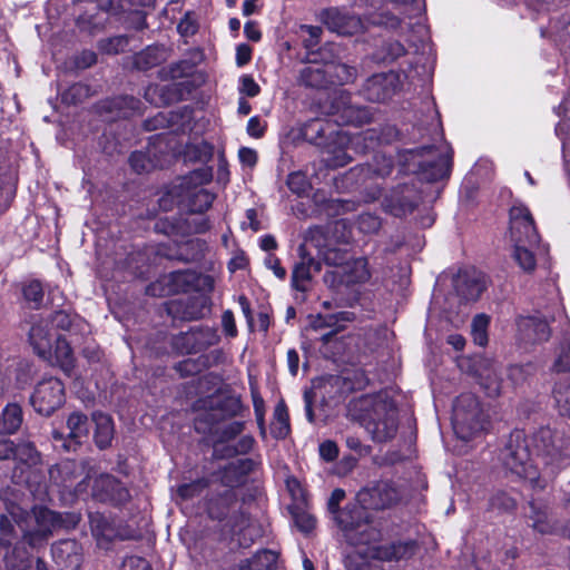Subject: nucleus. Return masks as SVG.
<instances>
[{
  "mask_svg": "<svg viewBox=\"0 0 570 570\" xmlns=\"http://www.w3.org/2000/svg\"><path fill=\"white\" fill-rule=\"evenodd\" d=\"M347 416L358 422L376 442L393 439L399 429L396 405L382 393L351 400L347 405Z\"/></svg>",
  "mask_w": 570,
  "mask_h": 570,
  "instance_id": "obj_1",
  "label": "nucleus"
},
{
  "mask_svg": "<svg viewBox=\"0 0 570 570\" xmlns=\"http://www.w3.org/2000/svg\"><path fill=\"white\" fill-rule=\"evenodd\" d=\"M366 21L372 24L384 26L390 29H411L421 27L420 22L412 20L420 17L422 4L420 0H366Z\"/></svg>",
  "mask_w": 570,
  "mask_h": 570,
  "instance_id": "obj_2",
  "label": "nucleus"
},
{
  "mask_svg": "<svg viewBox=\"0 0 570 570\" xmlns=\"http://www.w3.org/2000/svg\"><path fill=\"white\" fill-rule=\"evenodd\" d=\"M7 511L31 547H37L47 540L59 524L58 515L46 508H36L32 513H29L19 504L10 503L7 504Z\"/></svg>",
  "mask_w": 570,
  "mask_h": 570,
  "instance_id": "obj_3",
  "label": "nucleus"
},
{
  "mask_svg": "<svg viewBox=\"0 0 570 570\" xmlns=\"http://www.w3.org/2000/svg\"><path fill=\"white\" fill-rule=\"evenodd\" d=\"M350 232L346 230L344 220H335L327 227H313L308 229L304 247L315 248L323 261L328 265H337L341 262V252L336 248L337 244L347 243Z\"/></svg>",
  "mask_w": 570,
  "mask_h": 570,
  "instance_id": "obj_4",
  "label": "nucleus"
},
{
  "mask_svg": "<svg viewBox=\"0 0 570 570\" xmlns=\"http://www.w3.org/2000/svg\"><path fill=\"white\" fill-rule=\"evenodd\" d=\"M501 461L507 471L518 479L529 481L532 485L542 487L538 463H533L528 443L520 432L510 436V440L501 453Z\"/></svg>",
  "mask_w": 570,
  "mask_h": 570,
  "instance_id": "obj_5",
  "label": "nucleus"
},
{
  "mask_svg": "<svg viewBox=\"0 0 570 570\" xmlns=\"http://www.w3.org/2000/svg\"><path fill=\"white\" fill-rule=\"evenodd\" d=\"M488 415L484 414L476 396L472 393L461 394L453 406V428L463 440L485 430Z\"/></svg>",
  "mask_w": 570,
  "mask_h": 570,
  "instance_id": "obj_6",
  "label": "nucleus"
},
{
  "mask_svg": "<svg viewBox=\"0 0 570 570\" xmlns=\"http://www.w3.org/2000/svg\"><path fill=\"white\" fill-rule=\"evenodd\" d=\"M531 445L537 460L547 466L558 468L562 460L570 458V440L549 428L540 429L531 438Z\"/></svg>",
  "mask_w": 570,
  "mask_h": 570,
  "instance_id": "obj_7",
  "label": "nucleus"
},
{
  "mask_svg": "<svg viewBox=\"0 0 570 570\" xmlns=\"http://www.w3.org/2000/svg\"><path fill=\"white\" fill-rule=\"evenodd\" d=\"M333 266V269L324 274V283L334 289L342 285L348 286L365 283L372 275L366 257L345 259L341 253V262Z\"/></svg>",
  "mask_w": 570,
  "mask_h": 570,
  "instance_id": "obj_8",
  "label": "nucleus"
},
{
  "mask_svg": "<svg viewBox=\"0 0 570 570\" xmlns=\"http://www.w3.org/2000/svg\"><path fill=\"white\" fill-rule=\"evenodd\" d=\"M338 145H328L323 151V161L327 167L337 168L346 166L352 157L347 153L343 144L350 142L356 150L365 151L366 149L374 148L376 138L373 130H367L362 134H356L352 138L345 132H341L337 136Z\"/></svg>",
  "mask_w": 570,
  "mask_h": 570,
  "instance_id": "obj_9",
  "label": "nucleus"
},
{
  "mask_svg": "<svg viewBox=\"0 0 570 570\" xmlns=\"http://www.w3.org/2000/svg\"><path fill=\"white\" fill-rule=\"evenodd\" d=\"M65 401V387L56 377L42 379L31 395L33 409L43 415H50L59 409Z\"/></svg>",
  "mask_w": 570,
  "mask_h": 570,
  "instance_id": "obj_10",
  "label": "nucleus"
},
{
  "mask_svg": "<svg viewBox=\"0 0 570 570\" xmlns=\"http://www.w3.org/2000/svg\"><path fill=\"white\" fill-rule=\"evenodd\" d=\"M510 237L512 243H527L530 246L539 244L533 217L522 204H515L510 209Z\"/></svg>",
  "mask_w": 570,
  "mask_h": 570,
  "instance_id": "obj_11",
  "label": "nucleus"
},
{
  "mask_svg": "<svg viewBox=\"0 0 570 570\" xmlns=\"http://www.w3.org/2000/svg\"><path fill=\"white\" fill-rule=\"evenodd\" d=\"M200 179L199 173H193L190 176L181 179L178 185L179 202L193 213H202L208 209L214 200V196L206 189L196 185Z\"/></svg>",
  "mask_w": 570,
  "mask_h": 570,
  "instance_id": "obj_12",
  "label": "nucleus"
},
{
  "mask_svg": "<svg viewBox=\"0 0 570 570\" xmlns=\"http://www.w3.org/2000/svg\"><path fill=\"white\" fill-rule=\"evenodd\" d=\"M421 156H431L430 160L420 163V169L430 180H439L448 177L452 165V150L442 145L438 149L432 146L422 147L417 151Z\"/></svg>",
  "mask_w": 570,
  "mask_h": 570,
  "instance_id": "obj_13",
  "label": "nucleus"
},
{
  "mask_svg": "<svg viewBox=\"0 0 570 570\" xmlns=\"http://www.w3.org/2000/svg\"><path fill=\"white\" fill-rule=\"evenodd\" d=\"M357 503L367 509H384L395 503L399 491L390 481H380L371 488L361 490L357 493Z\"/></svg>",
  "mask_w": 570,
  "mask_h": 570,
  "instance_id": "obj_14",
  "label": "nucleus"
},
{
  "mask_svg": "<svg viewBox=\"0 0 570 570\" xmlns=\"http://www.w3.org/2000/svg\"><path fill=\"white\" fill-rule=\"evenodd\" d=\"M92 497L98 501L122 504L130 499V493L118 480L108 474L95 479Z\"/></svg>",
  "mask_w": 570,
  "mask_h": 570,
  "instance_id": "obj_15",
  "label": "nucleus"
},
{
  "mask_svg": "<svg viewBox=\"0 0 570 570\" xmlns=\"http://www.w3.org/2000/svg\"><path fill=\"white\" fill-rule=\"evenodd\" d=\"M397 87L399 79L395 73L374 75L366 80L363 87V95L370 101L382 102L393 97Z\"/></svg>",
  "mask_w": 570,
  "mask_h": 570,
  "instance_id": "obj_16",
  "label": "nucleus"
},
{
  "mask_svg": "<svg viewBox=\"0 0 570 570\" xmlns=\"http://www.w3.org/2000/svg\"><path fill=\"white\" fill-rule=\"evenodd\" d=\"M323 21L331 31L344 36L358 33L365 28V23L360 17L337 8L325 10L323 12Z\"/></svg>",
  "mask_w": 570,
  "mask_h": 570,
  "instance_id": "obj_17",
  "label": "nucleus"
},
{
  "mask_svg": "<svg viewBox=\"0 0 570 570\" xmlns=\"http://www.w3.org/2000/svg\"><path fill=\"white\" fill-rule=\"evenodd\" d=\"M57 334L51 330L48 318L41 317L33 322L29 332V340L39 356L43 358L51 357L53 338Z\"/></svg>",
  "mask_w": 570,
  "mask_h": 570,
  "instance_id": "obj_18",
  "label": "nucleus"
},
{
  "mask_svg": "<svg viewBox=\"0 0 570 570\" xmlns=\"http://www.w3.org/2000/svg\"><path fill=\"white\" fill-rule=\"evenodd\" d=\"M455 291L466 302L476 301L487 287L483 274L471 271L458 274L454 279Z\"/></svg>",
  "mask_w": 570,
  "mask_h": 570,
  "instance_id": "obj_19",
  "label": "nucleus"
},
{
  "mask_svg": "<svg viewBox=\"0 0 570 570\" xmlns=\"http://www.w3.org/2000/svg\"><path fill=\"white\" fill-rule=\"evenodd\" d=\"M196 406L197 409L208 406L210 410L208 413V421L214 423L224 417L237 415L242 409V403L240 400L235 396H212L207 400L199 401Z\"/></svg>",
  "mask_w": 570,
  "mask_h": 570,
  "instance_id": "obj_20",
  "label": "nucleus"
},
{
  "mask_svg": "<svg viewBox=\"0 0 570 570\" xmlns=\"http://www.w3.org/2000/svg\"><path fill=\"white\" fill-rule=\"evenodd\" d=\"M519 338L524 343L544 342L550 337L547 321L535 316H521L517 322Z\"/></svg>",
  "mask_w": 570,
  "mask_h": 570,
  "instance_id": "obj_21",
  "label": "nucleus"
},
{
  "mask_svg": "<svg viewBox=\"0 0 570 570\" xmlns=\"http://www.w3.org/2000/svg\"><path fill=\"white\" fill-rule=\"evenodd\" d=\"M299 252L301 261L293 268L292 286L297 291L305 292L313 275L321 272V263L304 253V247H301Z\"/></svg>",
  "mask_w": 570,
  "mask_h": 570,
  "instance_id": "obj_22",
  "label": "nucleus"
},
{
  "mask_svg": "<svg viewBox=\"0 0 570 570\" xmlns=\"http://www.w3.org/2000/svg\"><path fill=\"white\" fill-rule=\"evenodd\" d=\"M478 372L479 383L484 392L490 397L499 396L502 391V382L497 365L492 361L481 360Z\"/></svg>",
  "mask_w": 570,
  "mask_h": 570,
  "instance_id": "obj_23",
  "label": "nucleus"
},
{
  "mask_svg": "<svg viewBox=\"0 0 570 570\" xmlns=\"http://www.w3.org/2000/svg\"><path fill=\"white\" fill-rule=\"evenodd\" d=\"M89 426V420L85 414L80 412L71 413L67 419L68 431L66 436L68 438V443L65 444V448L72 450L76 445L86 440L88 438Z\"/></svg>",
  "mask_w": 570,
  "mask_h": 570,
  "instance_id": "obj_24",
  "label": "nucleus"
},
{
  "mask_svg": "<svg viewBox=\"0 0 570 570\" xmlns=\"http://www.w3.org/2000/svg\"><path fill=\"white\" fill-rule=\"evenodd\" d=\"M23 422V411L17 402H9L0 412V434H16Z\"/></svg>",
  "mask_w": 570,
  "mask_h": 570,
  "instance_id": "obj_25",
  "label": "nucleus"
},
{
  "mask_svg": "<svg viewBox=\"0 0 570 570\" xmlns=\"http://www.w3.org/2000/svg\"><path fill=\"white\" fill-rule=\"evenodd\" d=\"M363 381L357 383L355 386L351 379L347 376L340 375H331L322 380V384L320 385V390L324 395H327L330 399L342 397L345 394L353 391L355 387H362Z\"/></svg>",
  "mask_w": 570,
  "mask_h": 570,
  "instance_id": "obj_26",
  "label": "nucleus"
},
{
  "mask_svg": "<svg viewBox=\"0 0 570 570\" xmlns=\"http://www.w3.org/2000/svg\"><path fill=\"white\" fill-rule=\"evenodd\" d=\"M353 320V314L350 312H340L331 315H317L312 318L311 327L315 331L323 328H332L327 334L323 335V341L327 342L332 335L343 328L342 322H350Z\"/></svg>",
  "mask_w": 570,
  "mask_h": 570,
  "instance_id": "obj_27",
  "label": "nucleus"
},
{
  "mask_svg": "<svg viewBox=\"0 0 570 570\" xmlns=\"http://www.w3.org/2000/svg\"><path fill=\"white\" fill-rule=\"evenodd\" d=\"M52 557L60 566L67 569L76 568L79 564L80 557L78 546L73 540H63L52 546Z\"/></svg>",
  "mask_w": 570,
  "mask_h": 570,
  "instance_id": "obj_28",
  "label": "nucleus"
},
{
  "mask_svg": "<svg viewBox=\"0 0 570 570\" xmlns=\"http://www.w3.org/2000/svg\"><path fill=\"white\" fill-rule=\"evenodd\" d=\"M416 551L414 541L381 546L376 549V558L384 561H400L411 558Z\"/></svg>",
  "mask_w": 570,
  "mask_h": 570,
  "instance_id": "obj_29",
  "label": "nucleus"
},
{
  "mask_svg": "<svg viewBox=\"0 0 570 570\" xmlns=\"http://www.w3.org/2000/svg\"><path fill=\"white\" fill-rule=\"evenodd\" d=\"M330 78L327 63L324 67L317 65L306 66L301 70L299 82L307 87H324L327 83H334V79Z\"/></svg>",
  "mask_w": 570,
  "mask_h": 570,
  "instance_id": "obj_30",
  "label": "nucleus"
},
{
  "mask_svg": "<svg viewBox=\"0 0 570 570\" xmlns=\"http://www.w3.org/2000/svg\"><path fill=\"white\" fill-rule=\"evenodd\" d=\"M95 422V442L100 449H105L110 445L114 438V423L109 415L104 413H95L92 415Z\"/></svg>",
  "mask_w": 570,
  "mask_h": 570,
  "instance_id": "obj_31",
  "label": "nucleus"
},
{
  "mask_svg": "<svg viewBox=\"0 0 570 570\" xmlns=\"http://www.w3.org/2000/svg\"><path fill=\"white\" fill-rule=\"evenodd\" d=\"M366 509L367 508H363V505H361L360 503L354 504L351 507H346L334 518L343 530H351L357 528L363 522V520H365Z\"/></svg>",
  "mask_w": 570,
  "mask_h": 570,
  "instance_id": "obj_32",
  "label": "nucleus"
},
{
  "mask_svg": "<svg viewBox=\"0 0 570 570\" xmlns=\"http://www.w3.org/2000/svg\"><path fill=\"white\" fill-rule=\"evenodd\" d=\"M91 529L101 548H107L108 543L118 537L121 539L128 538L127 535L118 533L105 519L91 520Z\"/></svg>",
  "mask_w": 570,
  "mask_h": 570,
  "instance_id": "obj_33",
  "label": "nucleus"
},
{
  "mask_svg": "<svg viewBox=\"0 0 570 570\" xmlns=\"http://www.w3.org/2000/svg\"><path fill=\"white\" fill-rule=\"evenodd\" d=\"M552 397L559 414L570 417V381L564 379L556 383Z\"/></svg>",
  "mask_w": 570,
  "mask_h": 570,
  "instance_id": "obj_34",
  "label": "nucleus"
},
{
  "mask_svg": "<svg viewBox=\"0 0 570 570\" xmlns=\"http://www.w3.org/2000/svg\"><path fill=\"white\" fill-rule=\"evenodd\" d=\"M277 561V553L272 550H263L257 552L246 564L242 566V570H273Z\"/></svg>",
  "mask_w": 570,
  "mask_h": 570,
  "instance_id": "obj_35",
  "label": "nucleus"
},
{
  "mask_svg": "<svg viewBox=\"0 0 570 570\" xmlns=\"http://www.w3.org/2000/svg\"><path fill=\"white\" fill-rule=\"evenodd\" d=\"M65 371H69L72 366V351L69 343L60 333L53 338L52 355Z\"/></svg>",
  "mask_w": 570,
  "mask_h": 570,
  "instance_id": "obj_36",
  "label": "nucleus"
},
{
  "mask_svg": "<svg viewBox=\"0 0 570 570\" xmlns=\"http://www.w3.org/2000/svg\"><path fill=\"white\" fill-rule=\"evenodd\" d=\"M513 257L518 265L525 272H531L535 267V257L533 248L527 243H513Z\"/></svg>",
  "mask_w": 570,
  "mask_h": 570,
  "instance_id": "obj_37",
  "label": "nucleus"
},
{
  "mask_svg": "<svg viewBox=\"0 0 570 570\" xmlns=\"http://www.w3.org/2000/svg\"><path fill=\"white\" fill-rule=\"evenodd\" d=\"M272 432L275 438L284 439L289 433V417L286 405L281 402L274 410Z\"/></svg>",
  "mask_w": 570,
  "mask_h": 570,
  "instance_id": "obj_38",
  "label": "nucleus"
},
{
  "mask_svg": "<svg viewBox=\"0 0 570 570\" xmlns=\"http://www.w3.org/2000/svg\"><path fill=\"white\" fill-rule=\"evenodd\" d=\"M4 562L10 570H27L31 564L27 550L18 547L4 554Z\"/></svg>",
  "mask_w": 570,
  "mask_h": 570,
  "instance_id": "obj_39",
  "label": "nucleus"
},
{
  "mask_svg": "<svg viewBox=\"0 0 570 570\" xmlns=\"http://www.w3.org/2000/svg\"><path fill=\"white\" fill-rule=\"evenodd\" d=\"M490 324V318L484 314L476 315L471 324V335L473 342L484 347L488 344V327Z\"/></svg>",
  "mask_w": 570,
  "mask_h": 570,
  "instance_id": "obj_40",
  "label": "nucleus"
},
{
  "mask_svg": "<svg viewBox=\"0 0 570 570\" xmlns=\"http://www.w3.org/2000/svg\"><path fill=\"white\" fill-rule=\"evenodd\" d=\"M13 460H17L28 465H33L37 464L39 461V453L35 449L32 443L21 442L19 444H16Z\"/></svg>",
  "mask_w": 570,
  "mask_h": 570,
  "instance_id": "obj_41",
  "label": "nucleus"
},
{
  "mask_svg": "<svg viewBox=\"0 0 570 570\" xmlns=\"http://www.w3.org/2000/svg\"><path fill=\"white\" fill-rule=\"evenodd\" d=\"M327 68L330 70V77L335 76V82L345 83L353 81L355 79L356 71L353 67H348L344 63H327Z\"/></svg>",
  "mask_w": 570,
  "mask_h": 570,
  "instance_id": "obj_42",
  "label": "nucleus"
},
{
  "mask_svg": "<svg viewBox=\"0 0 570 570\" xmlns=\"http://www.w3.org/2000/svg\"><path fill=\"white\" fill-rule=\"evenodd\" d=\"M490 507L500 511H510L515 507V500L505 492H497L490 499Z\"/></svg>",
  "mask_w": 570,
  "mask_h": 570,
  "instance_id": "obj_43",
  "label": "nucleus"
},
{
  "mask_svg": "<svg viewBox=\"0 0 570 570\" xmlns=\"http://www.w3.org/2000/svg\"><path fill=\"white\" fill-rule=\"evenodd\" d=\"M23 296L27 301L35 304H40L43 297V288L39 281H31L27 283L23 288Z\"/></svg>",
  "mask_w": 570,
  "mask_h": 570,
  "instance_id": "obj_44",
  "label": "nucleus"
},
{
  "mask_svg": "<svg viewBox=\"0 0 570 570\" xmlns=\"http://www.w3.org/2000/svg\"><path fill=\"white\" fill-rule=\"evenodd\" d=\"M129 161L132 169L138 174L148 171L153 168L150 159L141 151L132 153Z\"/></svg>",
  "mask_w": 570,
  "mask_h": 570,
  "instance_id": "obj_45",
  "label": "nucleus"
},
{
  "mask_svg": "<svg viewBox=\"0 0 570 570\" xmlns=\"http://www.w3.org/2000/svg\"><path fill=\"white\" fill-rule=\"evenodd\" d=\"M47 318L49 320L51 330L56 333H59V330H68L71 324L70 316L63 311L55 312Z\"/></svg>",
  "mask_w": 570,
  "mask_h": 570,
  "instance_id": "obj_46",
  "label": "nucleus"
},
{
  "mask_svg": "<svg viewBox=\"0 0 570 570\" xmlns=\"http://www.w3.org/2000/svg\"><path fill=\"white\" fill-rule=\"evenodd\" d=\"M358 228L363 233H374L379 230L381 222L379 217L372 214H362L357 220Z\"/></svg>",
  "mask_w": 570,
  "mask_h": 570,
  "instance_id": "obj_47",
  "label": "nucleus"
},
{
  "mask_svg": "<svg viewBox=\"0 0 570 570\" xmlns=\"http://www.w3.org/2000/svg\"><path fill=\"white\" fill-rule=\"evenodd\" d=\"M552 368L558 373L570 371V338L567 341V345L562 346Z\"/></svg>",
  "mask_w": 570,
  "mask_h": 570,
  "instance_id": "obj_48",
  "label": "nucleus"
},
{
  "mask_svg": "<svg viewBox=\"0 0 570 570\" xmlns=\"http://www.w3.org/2000/svg\"><path fill=\"white\" fill-rule=\"evenodd\" d=\"M87 95V86L82 83H75L63 94L62 98L67 102L77 104Z\"/></svg>",
  "mask_w": 570,
  "mask_h": 570,
  "instance_id": "obj_49",
  "label": "nucleus"
},
{
  "mask_svg": "<svg viewBox=\"0 0 570 570\" xmlns=\"http://www.w3.org/2000/svg\"><path fill=\"white\" fill-rule=\"evenodd\" d=\"M207 487V482L204 480H198L188 484H183L178 489V493L184 499L193 498L196 494H199Z\"/></svg>",
  "mask_w": 570,
  "mask_h": 570,
  "instance_id": "obj_50",
  "label": "nucleus"
},
{
  "mask_svg": "<svg viewBox=\"0 0 570 570\" xmlns=\"http://www.w3.org/2000/svg\"><path fill=\"white\" fill-rule=\"evenodd\" d=\"M294 521L297 528L308 533L315 528V519L307 512H296L294 513Z\"/></svg>",
  "mask_w": 570,
  "mask_h": 570,
  "instance_id": "obj_51",
  "label": "nucleus"
},
{
  "mask_svg": "<svg viewBox=\"0 0 570 570\" xmlns=\"http://www.w3.org/2000/svg\"><path fill=\"white\" fill-rule=\"evenodd\" d=\"M120 570H151L149 562L140 557L131 556L126 558L120 567Z\"/></svg>",
  "mask_w": 570,
  "mask_h": 570,
  "instance_id": "obj_52",
  "label": "nucleus"
},
{
  "mask_svg": "<svg viewBox=\"0 0 570 570\" xmlns=\"http://www.w3.org/2000/svg\"><path fill=\"white\" fill-rule=\"evenodd\" d=\"M531 370V365H513L509 368L508 376L514 384H519L527 379Z\"/></svg>",
  "mask_w": 570,
  "mask_h": 570,
  "instance_id": "obj_53",
  "label": "nucleus"
},
{
  "mask_svg": "<svg viewBox=\"0 0 570 570\" xmlns=\"http://www.w3.org/2000/svg\"><path fill=\"white\" fill-rule=\"evenodd\" d=\"M287 185L291 190L297 194L304 193L308 187L305 176L301 173H292L287 178Z\"/></svg>",
  "mask_w": 570,
  "mask_h": 570,
  "instance_id": "obj_54",
  "label": "nucleus"
},
{
  "mask_svg": "<svg viewBox=\"0 0 570 570\" xmlns=\"http://www.w3.org/2000/svg\"><path fill=\"white\" fill-rule=\"evenodd\" d=\"M320 455L327 462L334 461L338 455V448L333 441H325L320 445Z\"/></svg>",
  "mask_w": 570,
  "mask_h": 570,
  "instance_id": "obj_55",
  "label": "nucleus"
},
{
  "mask_svg": "<svg viewBox=\"0 0 570 570\" xmlns=\"http://www.w3.org/2000/svg\"><path fill=\"white\" fill-rule=\"evenodd\" d=\"M240 92L248 97H255L259 94V86L256 83L253 77L243 76L240 78Z\"/></svg>",
  "mask_w": 570,
  "mask_h": 570,
  "instance_id": "obj_56",
  "label": "nucleus"
},
{
  "mask_svg": "<svg viewBox=\"0 0 570 570\" xmlns=\"http://www.w3.org/2000/svg\"><path fill=\"white\" fill-rule=\"evenodd\" d=\"M14 452V442L6 438H0V461L13 459Z\"/></svg>",
  "mask_w": 570,
  "mask_h": 570,
  "instance_id": "obj_57",
  "label": "nucleus"
},
{
  "mask_svg": "<svg viewBox=\"0 0 570 570\" xmlns=\"http://www.w3.org/2000/svg\"><path fill=\"white\" fill-rule=\"evenodd\" d=\"M345 497V492L342 490V489H335L330 499H328V502H327V508H328V511L333 514V515H337V513H340L341 511L338 510V505L340 503L342 502V500L344 499Z\"/></svg>",
  "mask_w": 570,
  "mask_h": 570,
  "instance_id": "obj_58",
  "label": "nucleus"
},
{
  "mask_svg": "<svg viewBox=\"0 0 570 570\" xmlns=\"http://www.w3.org/2000/svg\"><path fill=\"white\" fill-rule=\"evenodd\" d=\"M13 531V524L9 520L8 515H1L0 518V532L2 538H0V548L6 547L10 543L9 539H7L8 535L11 534Z\"/></svg>",
  "mask_w": 570,
  "mask_h": 570,
  "instance_id": "obj_59",
  "label": "nucleus"
},
{
  "mask_svg": "<svg viewBox=\"0 0 570 570\" xmlns=\"http://www.w3.org/2000/svg\"><path fill=\"white\" fill-rule=\"evenodd\" d=\"M532 527L540 533H549L552 531V525L548 522L544 512H539L533 517Z\"/></svg>",
  "mask_w": 570,
  "mask_h": 570,
  "instance_id": "obj_60",
  "label": "nucleus"
},
{
  "mask_svg": "<svg viewBox=\"0 0 570 570\" xmlns=\"http://www.w3.org/2000/svg\"><path fill=\"white\" fill-rule=\"evenodd\" d=\"M265 266L268 269H272L274 275L279 278L284 279L286 276V271L281 266L279 259L273 255H269L265 259Z\"/></svg>",
  "mask_w": 570,
  "mask_h": 570,
  "instance_id": "obj_61",
  "label": "nucleus"
},
{
  "mask_svg": "<svg viewBox=\"0 0 570 570\" xmlns=\"http://www.w3.org/2000/svg\"><path fill=\"white\" fill-rule=\"evenodd\" d=\"M265 125L258 117H252L247 122V134L254 138H261L264 134Z\"/></svg>",
  "mask_w": 570,
  "mask_h": 570,
  "instance_id": "obj_62",
  "label": "nucleus"
},
{
  "mask_svg": "<svg viewBox=\"0 0 570 570\" xmlns=\"http://www.w3.org/2000/svg\"><path fill=\"white\" fill-rule=\"evenodd\" d=\"M405 47L400 41L387 43L386 53L391 60H395L405 55Z\"/></svg>",
  "mask_w": 570,
  "mask_h": 570,
  "instance_id": "obj_63",
  "label": "nucleus"
},
{
  "mask_svg": "<svg viewBox=\"0 0 570 570\" xmlns=\"http://www.w3.org/2000/svg\"><path fill=\"white\" fill-rule=\"evenodd\" d=\"M222 324H223V327L227 335H229V336L236 335L237 331H236L235 320H234V315L230 311H226L223 314Z\"/></svg>",
  "mask_w": 570,
  "mask_h": 570,
  "instance_id": "obj_64",
  "label": "nucleus"
}]
</instances>
